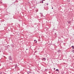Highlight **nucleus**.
I'll return each mask as SVG.
<instances>
[{"instance_id":"9b49d317","label":"nucleus","mask_w":74,"mask_h":74,"mask_svg":"<svg viewBox=\"0 0 74 74\" xmlns=\"http://www.w3.org/2000/svg\"><path fill=\"white\" fill-rule=\"evenodd\" d=\"M53 8H52V9H53Z\"/></svg>"},{"instance_id":"1a4fd4ad","label":"nucleus","mask_w":74,"mask_h":74,"mask_svg":"<svg viewBox=\"0 0 74 74\" xmlns=\"http://www.w3.org/2000/svg\"><path fill=\"white\" fill-rule=\"evenodd\" d=\"M43 1H45V0H42Z\"/></svg>"},{"instance_id":"39448f33","label":"nucleus","mask_w":74,"mask_h":74,"mask_svg":"<svg viewBox=\"0 0 74 74\" xmlns=\"http://www.w3.org/2000/svg\"><path fill=\"white\" fill-rule=\"evenodd\" d=\"M72 47L73 49H74V46H72Z\"/></svg>"},{"instance_id":"423d86ee","label":"nucleus","mask_w":74,"mask_h":74,"mask_svg":"<svg viewBox=\"0 0 74 74\" xmlns=\"http://www.w3.org/2000/svg\"><path fill=\"white\" fill-rule=\"evenodd\" d=\"M56 71H59V70H58V69H56Z\"/></svg>"},{"instance_id":"9d476101","label":"nucleus","mask_w":74,"mask_h":74,"mask_svg":"<svg viewBox=\"0 0 74 74\" xmlns=\"http://www.w3.org/2000/svg\"><path fill=\"white\" fill-rule=\"evenodd\" d=\"M54 70H55V68H54Z\"/></svg>"},{"instance_id":"6e6552de","label":"nucleus","mask_w":74,"mask_h":74,"mask_svg":"<svg viewBox=\"0 0 74 74\" xmlns=\"http://www.w3.org/2000/svg\"><path fill=\"white\" fill-rule=\"evenodd\" d=\"M73 52H74V50H73Z\"/></svg>"},{"instance_id":"20e7f679","label":"nucleus","mask_w":74,"mask_h":74,"mask_svg":"<svg viewBox=\"0 0 74 74\" xmlns=\"http://www.w3.org/2000/svg\"><path fill=\"white\" fill-rule=\"evenodd\" d=\"M49 4L48 3H46L47 5H48Z\"/></svg>"},{"instance_id":"f257e3e1","label":"nucleus","mask_w":74,"mask_h":74,"mask_svg":"<svg viewBox=\"0 0 74 74\" xmlns=\"http://www.w3.org/2000/svg\"><path fill=\"white\" fill-rule=\"evenodd\" d=\"M43 3V1H40V3Z\"/></svg>"},{"instance_id":"7ed1b4c3","label":"nucleus","mask_w":74,"mask_h":74,"mask_svg":"<svg viewBox=\"0 0 74 74\" xmlns=\"http://www.w3.org/2000/svg\"><path fill=\"white\" fill-rule=\"evenodd\" d=\"M43 60H46V59H45V58H43Z\"/></svg>"},{"instance_id":"0eeeda50","label":"nucleus","mask_w":74,"mask_h":74,"mask_svg":"<svg viewBox=\"0 0 74 74\" xmlns=\"http://www.w3.org/2000/svg\"><path fill=\"white\" fill-rule=\"evenodd\" d=\"M44 5L45 6H46V4H44Z\"/></svg>"},{"instance_id":"f03ea898","label":"nucleus","mask_w":74,"mask_h":74,"mask_svg":"<svg viewBox=\"0 0 74 74\" xmlns=\"http://www.w3.org/2000/svg\"><path fill=\"white\" fill-rule=\"evenodd\" d=\"M34 41H35V43H37V41L36 40H34Z\"/></svg>"}]
</instances>
